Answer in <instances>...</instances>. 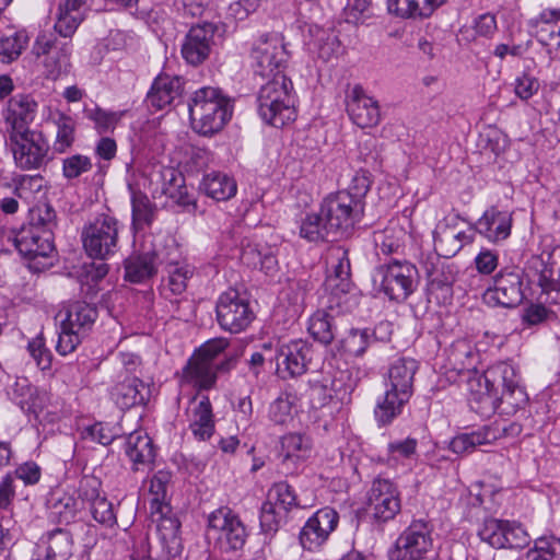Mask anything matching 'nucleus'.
<instances>
[{"label": "nucleus", "instance_id": "nucleus-1", "mask_svg": "<svg viewBox=\"0 0 560 560\" xmlns=\"http://www.w3.org/2000/svg\"><path fill=\"white\" fill-rule=\"evenodd\" d=\"M418 362L411 358H398L393 361L387 372L386 392L377 404L375 418L380 424H388L402 410L413 393V380Z\"/></svg>", "mask_w": 560, "mask_h": 560}, {"label": "nucleus", "instance_id": "nucleus-2", "mask_svg": "<svg viewBox=\"0 0 560 560\" xmlns=\"http://www.w3.org/2000/svg\"><path fill=\"white\" fill-rule=\"evenodd\" d=\"M191 128L202 136L219 132L232 115L230 101L218 88L195 91L188 103Z\"/></svg>", "mask_w": 560, "mask_h": 560}, {"label": "nucleus", "instance_id": "nucleus-3", "mask_svg": "<svg viewBox=\"0 0 560 560\" xmlns=\"http://www.w3.org/2000/svg\"><path fill=\"white\" fill-rule=\"evenodd\" d=\"M266 80L257 95L258 114L266 124L281 128L295 119L293 84L284 73Z\"/></svg>", "mask_w": 560, "mask_h": 560}, {"label": "nucleus", "instance_id": "nucleus-4", "mask_svg": "<svg viewBox=\"0 0 560 560\" xmlns=\"http://www.w3.org/2000/svg\"><path fill=\"white\" fill-rule=\"evenodd\" d=\"M55 318L60 327L56 349L61 355H67L75 350L81 339L92 329L97 310L86 302L75 301L65 305Z\"/></svg>", "mask_w": 560, "mask_h": 560}, {"label": "nucleus", "instance_id": "nucleus-5", "mask_svg": "<svg viewBox=\"0 0 560 560\" xmlns=\"http://www.w3.org/2000/svg\"><path fill=\"white\" fill-rule=\"evenodd\" d=\"M289 51L282 34L272 32L258 36L250 48L252 68L262 79L284 73Z\"/></svg>", "mask_w": 560, "mask_h": 560}, {"label": "nucleus", "instance_id": "nucleus-6", "mask_svg": "<svg viewBox=\"0 0 560 560\" xmlns=\"http://www.w3.org/2000/svg\"><path fill=\"white\" fill-rule=\"evenodd\" d=\"M526 276L541 289V303L560 305V247L533 256L527 262Z\"/></svg>", "mask_w": 560, "mask_h": 560}, {"label": "nucleus", "instance_id": "nucleus-7", "mask_svg": "<svg viewBox=\"0 0 560 560\" xmlns=\"http://www.w3.org/2000/svg\"><path fill=\"white\" fill-rule=\"evenodd\" d=\"M5 145L14 164L22 171L39 170L48 162L49 143L40 131L27 130L5 135Z\"/></svg>", "mask_w": 560, "mask_h": 560}, {"label": "nucleus", "instance_id": "nucleus-8", "mask_svg": "<svg viewBox=\"0 0 560 560\" xmlns=\"http://www.w3.org/2000/svg\"><path fill=\"white\" fill-rule=\"evenodd\" d=\"M485 381L490 388L497 390L498 410L501 413H514L526 404L527 395L518 385L515 369L511 364L506 362L493 364L485 372Z\"/></svg>", "mask_w": 560, "mask_h": 560}, {"label": "nucleus", "instance_id": "nucleus-9", "mask_svg": "<svg viewBox=\"0 0 560 560\" xmlns=\"http://www.w3.org/2000/svg\"><path fill=\"white\" fill-rule=\"evenodd\" d=\"M118 235V220L100 214L82 230L83 248L90 257L105 260L117 252Z\"/></svg>", "mask_w": 560, "mask_h": 560}, {"label": "nucleus", "instance_id": "nucleus-10", "mask_svg": "<svg viewBox=\"0 0 560 560\" xmlns=\"http://www.w3.org/2000/svg\"><path fill=\"white\" fill-rule=\"evenodd\" d=\"M54 217V211L46 207L45 217L38 218L40 225L32 222L18 232L14 244L21 255L32 260L50 256L55 249L51 231Z\"/></svg>", "mask_w": 560, "mask_h": 560}, {"label": "nucleus", "instance_id": "nucleus-11", "mask_svg": "<svg viewBox=\"0 0 560 560\" xmlns=\"http://www.w3.org/2000/svg\"><path fill=\"white\" fill-rule=\"evenodd\" d=\"M432 528L423 520H415L396 539L390 560H422L433 552Z\"/></svg>", "mask_w": 560, "mask_h": 560}, {"label": "nucleus", "instance_id": "nucleus-12", "mask_svg": "<svg viewBox=\"0 0 560 560\" xmlns=\"http://www.w3.org/2000/svg\"><path fill=\"white\" fill-rule=\"evenodd\" d=\"M208 533L222 551H236L244 547L247 530L236 513L226 506L217 509L208 517Z\"/></svg>", "mask_w": 560, "mask_h": 560}, {"label": "nucleus", "instance_id": "nucleus-13", "mask_svg": "<svg viewBox=\"0 0 560 560\" xmlns=\"http://www.w3.org/2000/svg\"><path fill=\"white\" fill-rule=\"evenodd\" d=\"M323 214L336 236L348 235L363 214V202L352 199L346 191L326 197L320 203Z\"/></svg>", "mask_w": 560, "mask_h": 560}, {"label": "nucleus", "instance_id": "nucleus-14", "mask_svg": "<svg viewBox=\"0 0 560 560\" xmlns=\"http://www.w3.org/2000/svg\"><path fill=\"white\" fill-rule=\"evenodd\" d=\"M215 311L220 327L231 334L245 330L255 317L248 300L233 289L219 296Z\"/></svg>", "mask_w": 560, "mask_h": 560}, {"label": "nucleus", "instance_id": "nucleus-15", "mask_svg": "<svg viewBox=\"0 0 560 560\" xmlns=\"http://www.w3.org/2000/svg\"><path fill=\"white\" fill-rule=\"evenodd\" d=\"M382 292L389 300L402 302L415 290L418 276L417 268L407 261H393L381 266L376 272Z\"/></svg>", "mask_w": 560, "mask_h": 560}, {"label": "nucleus", "instance_id": "nucleus-16", "mask_svg": "<svg viewBox=\"0 0 560 560\" xmlns=\"http://www.w3.org/2000/svg\"><path fill=\"white\" fill-rule=\"evenodd\" d=\"M524 300L522 271L502 269L493 278V283L483 293V301L489 306L512 308Z\"/></svg>", "mask_w": 560, "mask_h": 560}, {"label": "nucleus", "instance_id": "nucleus-17", "mask_svg": "<svg viewBox=\"0 0 560 560\" xmlns=\"http://www.w3.org/2000/svg\"><path fill=\"white\" fill-rule=\"evenodd\" d=\"M33 54L43 57L45 75L57 80L70 71L71 47L69 43H60L52 35L39 34L33 45Z\"/></svg>", "mask_w": 560, "mask_h": 560}, {"label": "nucleus", "instance_id": "nucleus-18", "mask_svg": "<svg viewBox=\"0 0 560 560\" xmlns=\"http://www.w3.org/2000/svg\"><path fill=\"white\" fill-rule=\"evenodd\" d=\"M345 104L350 120L358 127L365 129L380 125L382 120L380 103L361 84L348 88Z\"/></svg>", "mask_w": 560, "mask_h": 560}, {"label": "nucleus", "instance_id": "nucleus-19", "mask_svg": "<svg viewBox=\"0 0 560 560\" xmlns=\"http://www.w3.org/2000/svg\"><path fill=\"white\" fill-rule=\"evenodd\" d=\"M464 222L459 214L446 215L440 221L434 230V247L440 256L451 258L455 256L465 245L474 242V233H466L459 229Z\"/></svg>", "mask_w": 560, "mask_h": 560}, {"label": "nucleus", "instance_id": "nucleus-20", "mask_svg": "<svg viewBox=\"0 0 560 560\" xmlns=\"http://www.w3.org/2000/svg\"><path fill=\"white\" fill-rule=\"evenodd\" d=\"M368 506L373 518L380 523L393 520L401 509L400 493L387 479H376L369 491Z\"/></svg>", "mask_w": 560, "mask_h": 560}, {"label": "nucleus", "instance_id": "nucleus-21", "mask_svg": "<svg viewBox=\"0 0 560 560\" xmlns=\"http://www.w3.org/2000/svg\"><path fill=\"white\" fill-rule=\"evenodd\" d=\"M339 522L338 513L331 508H323L315 512L301 528L299 540L303 549H319L336 529Z\"/></svg>", "mask_w": 560, "mask_h": 560}, {"label": "nucleus", "instance_id": "nucleus-22", "mask_svg": "<svg viewBox=\"0 0 560 560\" xmlns=\"http://www.w3.org/2000/svg\"><path fill=\"white\" fill-rule=\"evenodd\" d=\"M217 26L205 22L190 27L182 45L183 58L192 66L202 63L210 55Z\"/></svg>", "mask_w": 560, "mask_h": 560}, {"label": "nucleus", "instance_id": "nucleus-23", "mask_svg": "<svg viewBox=\"0 0 560 560\" xmlns=\"http://www.w3.org/2000/svg\"><path fill=\"white\" fill-rule=\"evenodd\" d=\"M330 273L326 279V287L331 295L347 294L352 289L349 252L346 247L337 245L328 249L326 257Z\"/></svg>", "mask_w": 560, "mask_h": 560}, {"label": "nucleus", "instance_id": "nucleus-24", "mask_svg": "<svg viewBox=\"0 0 560 560\" xmlns=\"http://www.w3.org/2000/svg\"><path fill=\"white\" fill-rule=\"evenodd\" d=\"M312 348L302 339L291 340L279 347L277 352V369L282 377H295L304 374L311 361Z\"/></svg>", "mask_w": 560, "mask_h": 560}, {"label": "nucleus", "instance_id": "nucleus-25", "mask_svg": "<svg viewBox=\"0 0 560 560\" xmlns=\"http://www.w3.org/2000/svg\"><path fill=\"white\" fill-rule=\"evenodd\" d=\"M36 109L37 103L31 95L18 94L11 97L3 113L4 136L32 130L30 124L35 118Z\"/></svg>", "mask_w": 560, "mask_h": 560}, {"label": "nucleus", "instance_id": "nucleus-26", "mask_svg": "<svg viewBox=\"0 0 560 560\" xmlns=\"http://www.w3.org/2000/svg\"><path fill=\"white\" fill-rule=\"evenodd\" d=\"M189 429L199 441L209 440L214 432V420L208 396H195L187 408Z\"/></svg>", "mask_w": 560, "mask_h": 560}, {"label": "nucleus", "instance_id": "nucleus-27", "mask_svg": "<svg viewBox=\"0 0 560 560\" xmlns=\"http://www.w3.org/2000/svg\"><path fill=\"white\" fill-rule=\"evenodd\" d=\"M90 0H62L58 5L54 30L65 38H71L90 10Z\"/></svg>", "mask_w": 560, "mask_h": 560}, {"label": "nucleus", "instance_id": "nucleus-28", "mask_svg": "<svg viewBox=\"0 0 560 560\" xmlns=\"http://www.w3.org/2000/svg\"><path fill=\"white\" fill-rule=\"evenodd\" d=\"M110 397L120 409H130L149 401L150 388L137 376L126 377L112 388Z\"/></svg>", "mask_w": 560, "mask_h": 560}, {"label": "nucleus", "instance_id": "nucleus-29", "mask_svg": "<svg viewBox=\"0 0 560 560\" xmlns=\"http://www.w3.org/2000/svg\"><path fill=\"white\" fill-rule=\"evenodd\" d=\"M512 217L508 211L492 207L485 211L481 218L470 226L490 242L505 240L511 233Z\"/></svg>", "mask_w": 560, "mask_h": 560}, {"label": "nucleus", "instance_id": "nucleus-30", "mask_svg": "<svg viewBox=\"0 0 560 560\" xmlns=\"http://www.w3.org/2000/svg\"><path fill=\"white\" fill-rule=\"evenodd\" d=\"M98 485V481L94 478H84L81 481L80 494L83 500L90 503L93 518L110 527L116 524V515L112 502L100 494Z\"/></svg>", "mask_w": 560, "mask_h": 560}, {"label": "nucleus", "instance_id": "nucleus-31", "mask_svg": "<svg viewBox=\"0 0 560 560\" xmlns=\"http://www.w3.org/2000/svg\"><path fill=\"white\" fill-rule=\"evenodd\" d=\"M155 516L158 535L164 553L171 559L179 557L183 551L179 521L170 513H155L153 517Z\"/></svg>", "mask_w": 560, "mask_h": 560}, {"label": "nucleus", "instance_id": "nucleus-32", "mask_svg": "<svg viewBox=\"0 0 560 560\" xmlns=\"http://www.w3.org/2000/svg\"><path fill=\"white\" fill-rule=\"evenodd\" d=\"M446 0H388L390 13L402 19H428L443 5Z\"/></svg>", "mask_w": 560, "mask_h": 560}, {"label": "nucleus", "instance_id": "nucleus-33", "mask_svg": "<svg viewBox=\"0 0 560 560\" xmlns=\"http://www.w3.org/2000/svg\"><path fill=\"white\" fill-rule=\"evenodd\" d=\"M182 93V81L177 77L160 75L158 77L148 93V103L162 109L171 105Z\"/></svg>", "mask_w": 560, "mask_h": 560}, {"label": "nucleus", "instance_id": "nucleus-34", "mask_svg": "<svg viewBox=\"0 0 560 560\" xmlns=\"http://www.w3.org/2000/svg\"><path fill=\"white\" fill-rule=\"evenodd\" d=\"M299 234L311 243L327 242L337 237L320 208L317 212L306 213L301 219Z\"/></svg>", "mask_w": 560, "mask_h": 560}, {"label": "nucleus", "instance_id": "nucleus-35", "mask_svg": "<svg viewBox=\"0 0 560 560\" xmlns=\"http://www.w3.org/2000/svg\"><path fill=\"white\" fill-rule=\"evenodd\" d=\"M475 383L477 388H474V383H470L469 406L481 417H490L498 410L499 395L486 383L485 374Z\"/></svg>", "mask_w": 560, "mask_h": 560}, {"label": "nucleus", "instance_id": "nucleus-36", "mask_svg": "<svg viewBox=\"0 0 560 560\" xmlns=\"http://www.w3.org/2000/svg\"><path fill=\"white\" fill-rule=\"evenodd\" d=\"M218 371L221 370L194 354L184 370L183 377L195 387L208 389L215 383Z\"/></svg>", "mask_w": 560, "mask_h": 560}, {"label": "nucleus", "instance_id": "nucleus-37", "mask_svg": "<svg viewBox=\"0 0 560 560\" xmlns=\"http://www.w3.org/2000/svg\"><path fill=\"white\" fill-rule=\"evenodd\" d=\"M13 401L25 412L37 415L46 404V394L38 392L27 378H18L12 389Z\"/></svg>", "mask_w": 560, "mask_h": 560}, {"label": "nucleus", "instance_id": "nucleus-38", "mask_svg": "<svg viewBox=\"0 0 560 560\" xmlns=\"http://www.w3.org/2000/svg\"><path fill=\"white\" fill-rule=\"evenodd\" d=\"M163 176L168 178V182L162 188L163 194L188 212H195L197 210V201L185 186V179L182 174L173 168H167L164 171Z\"/></svg>", "mask_w": 560, "mask_h": 560}, {"label": "nucleus", "instance_id": "nucleus-39", "mask_svg": "<svg viewBox=\"0 0 560 560\" xmlns=\"http://www.w3.org/2000/svg\"><path fill=\"white\" fill-rule=\"evenodd\" d=\"M200 189L217 201H226L235 196L237 185L233 177L220 172H211L203 176Z\"/></svg>", "mask_w": 560, "mask_h": 560}, {"label": "nucleus", "instance_id": "nucleus-40", "mask_svg": "<svg viewBox=\"0 0 560 560\" xmlns=\"http://www.w3.org/2000/svg\"><path fill=\"white\" fill-rule=\"evenodd\" d=\"M156 272L155 254H133L125 260V279L140 283L150 279Z\"/></svg>", "mask_w": 560, "mask_h": 560}, {"label": "nucleus", "instance_id": "nucleus-41", "mask_svg": "<svg viewBox=\"0 0 560 560\" xmlns=\"http://www.w3.org/2000/svg\"><path fill=\"white\" fill-rule=\"evenodd\" d=\"M125 452L135 464V469H138V465L151 463L155 455L151 438L141 431H135L128 435Z\"/></svg>", "mask_w": 560, "mask_h": 560}, {"label": "nucleus", "instance_id": "nucleus-42", "mask_svg": "<svg viewBox=\"0 0 560 560\" xmlns=\"http://www.w3.org/2000/svg\"><path fill=\"white\" fill-rule=\"evenodd\" d=\"M477 357L474 346L466 339H459L452 343L447 362L453 371L463 373L476 369Z\"/></svg>", "mask_w": 560, "mask_h": 560}, {"label": "nucleus", "instance_id": "nucleus-43", "mask_svg": "<svg viewBox=\"0 0 560 560\" xmlns=\"http://www.w3.org/2000/svg\"><path fill=\"white\" fill-rule=\"evenodd\" d=\"M132 228L141 231L149 228L155 218L156 206L140 190L131 191Z\"/></svg>", "mask_w": 560, "mask_h": 560}, {"label": "nucleus", "instance_id": "nucleus-44", "mask_svg": "<svg viewBox=\"0 0 560 560\" xmlns=\"http://www.w3.org/2000/svg\"><path fill=\"white\" fill-rule=\"evenodd\" d=\"M171 481L168 471L160 470L153 475L150 481L149 492L151 515L155 513H171V506L166 502L167 487Z\"/></svg>", "mask_w": 560, "mask_h": 560}, {"label": "nucleus", "instance_id": "nucleus-45", "mask_svg": "<svg viewBox=\"0 0 560 560\" xmlns=\"http://www.w3.org/2000/svg\"><path fill=\"white\" fill-rule=\"evenodd\" d=\"M56 126V138L52 149L56 153L67 152L75 140V121L72 117L58 113L54 118Z\"/></svg>", "mask_w": 560, "mask_h": 560}, {"label": "nucleus", "instance_id": "nucleus-46", "mask_svg": "<svg viewBox=\"0 0 560 560\" xmlns=\"http://www.w3.org/2000/svg\"><path fill=\"white\" fill-rule=\"evenodd\" d=\"M495 435L489 428H482L470 433H462L453 438L450 448L456 454L471 453L477 446L488 444Z\"/></svg>", "mask_w": 560, "mask_h": 560}, {"label": "nucleus", "instance_id": "nucleus-47", "mask_svg": "<svg viewBox=\"0 0 560 560\" xmlns=\"http://www.w3.org/2000/svg\"><path fill=\"white\" fill-rule=\"evenodd\" d=\"M374 340V334L370 329L351 328L340 340V348L349 355L361 357Z\"/></svg>", "mask_w": 560, "mask_h": 560}, {"label": "nucleus", "instance_id": "nucleus-48", "mask_svg": "<svg viewBox=\"0 0 560 560\" xmlns=\"http://www.w3.org/2000/svg\"><path fill=\"white\" fill-rule=\"evenodd\" d=\"M308 331L315 340L329 345L335 337L331 316L323 310L316 311L310 318Z\"/></svg>", "mask_w": 560, "mask_h": 560}, {"label": "nucleus", "instance_id": "nucleus-49", "mask_svg": "<svg viewBox=\"0 0 560 560\" xmlns=\"http://www.w3.org/2000/svg\"><path fill=\"white\" fill-rule=\"evenodd\" d=\"M27 35L24 32H15L12 35L0 38V62L11 63L16 60L27 45Z\"/></svg>", "mask_w": 560, "mask_h": 560}, {"label": "nucleus", "instance_id": "nucleus-50", "mask_svg": "<svg viewBox=\"0 0 560 560\" xmlns=\"http://www.w3.org/2000/svg\"><path fill=\"white\" fill-rule=\"evenodd\" d=\"M228 347V341L224 338H215L205 342L199 350L195 353L197 357L205 359L215 368L228 371L233 364V360L229 359L224 362H217L219 354Z\"/></svg>", "mask_w": 560, "mask_h": 560}, {"label": "nucleus", "instance_id": "nucleus-51", "mask_svg": "<svg viewBox=\"0 0 560 560\" xmlns=\"http://www.w3.org/2000/svg\"><path fill=\"white\" fill-rule=\"evenodd\" d=\"M294 397L288 393L281 394L269 406V419L280 425L293 420Z\"/></svg>", "mask_w": 560, "mask_h": 560}, {"label": "nucleus", "instance_id": "nucleus-52", "mask_svg": "<svg viewBox=\"0 0 560 560\" xmlns=\"http://www.w3.org/2000/svg\"><path fill=\"white\" fill-rule=\"evenodd\" d=\"M404 232L401 229L387 228L384 231L374 233V244L378 254L390 255L396 253L402 245L401 237Z\"/></svg>", "mask_w": 560, "mask_h": 560}, {"label": "nucleus", "instance_id": "nucleus-53", "mask_svg": "<svg viewBox=\"0 0 560 560\" xmlns=\"http://www.w3.org/2000/svg\"><path fill=\"white\" fill-rule=\"evenodd\" d=\"M508 521L487 518L478 529L480 539L493 548L501 549Z\"/></svg>", "mask_w": 560, "mask_h": 560}, {"label": "nucleus", "instance_id": "nucleus-54", "mask_svg": "<svg viewBox=\"0 0 560 560\" xmlns=\"http://www.w3.org/2000/svg\"><path fill=\"white\" fill-rule=\"evenodd\" d=\"M355 386L349 371H339L330 382V398H336L341 404L350 401L351 393Z\"/></svg>", "mask_w": 560, "mask_h": 560}, {"label": "nucleus", "instance_id": "nucleus-55", "mask_svg": "<svg viewBox=\"0 0 560 560\" xmlns=\"http://www.w3.org/2000/svg\"><path fill=\"white\" fill-rule=\"evenodd\" d=\"M282 448L285 452V458H304L311 451L310 439L296 433L287 434L282 438Z\"/></svg>", "mask_w": 560, "mask_h": 560}, {"label": "nucleus", "instance_id": "nucleus-56", "mask_svg": "<svg viewBox=\"0 0 560 560\" xmlns=\"http://www.w3.org/2000/svg\"><path fill=\"white\" fill-rule=\"evenodd\" d=\"M85 116L95 125V129L100 133L114 130L120 120L122 113L106 112L100 107H94L84 110Z\"/></svg>", "mask_w": 560, "mask_h": 560}, {"label": "nucleus", "instance_id": "nucleus-57", "mask_svg": "<svg viewBox=\"0 0 560 560\" xmlns=\"http://www.w3.org/2000/svg\"><path fill=\"white\" fill-rule=\"evenodd\" d=\"M524 560H560V541L538 539L535 547L526 552Z\"/></svg>", "mask_w": 560, "mask_h": 560}, {"label": "nucleus", "instance_id": "nucleus-58", "mask_svg": "<svg viewBox=\"0 0 560 560\" xmlns=\"http://www.w3.org/2000/svg\"><path fill=\"white\" fill-rule=\"evenodd\" d=\"M268 499L273 501L279 510L290 511L298 505L296 497L287 482H278L268 492Z\"/></svg>", "mask_w": 560, "mask_h": 560}, {"label": "nucleus", "instance_id": "nucleus-59", "mask_svg": "<svg viewBox=\"0 0 560 560\" xmlns=\"http://www.w3.org/2000/svg\"><path fill=\"white\" fill-rule=\"evenodd\" d=\"M93 167L92 160L83 154H73L62 161V175L67 179H75L90 172Z\"/></svg>", "mask_w": 560, "mask_h": 560}, {"label": "nucleus", "instance_id": "nucleus-60", "mask_svg": "<svg viewBox=\"0 0 560 560\" xmlns=\"http://www.w3.org/2000/svg\"><path fill=\"white\" fill-rule=\"evenodd\" d=\"M70 555V539L62 530L54 532L49 537L45 560L65 559Z\"/></svg>", "mask_w": 560, "mask_h": 560}, {"label": "nucleus", "instance_id": "nucleus-61", "mask_svg": "<svg viewBox=\"0 0 560 560\" xmlns=\"http://www.w3.org/2000/svg\"><path fill=\"white\" fill-rule=\"evenodd\" d=\"M528 541V535L520 524L506 522L501 548H523Z\"/></svg>", "mask_w": 560, "mask_h": 560}, {"label": "nucleus", "instance_id": "nucleus-62", "mask_svg": "<svg viewBox=\"0 0 560 560\" xmlns=\"http://www.w3.org/2000/svg\"><path fill=\"white\" fill-rule=\"evenodd\" d=\"M168 287L174 294H180L187 287V280L192 271L188 265L174 264L171 265L168 271Z\"/></svg>", "mask_w": 560, "mask_h": 560}, {"label": "nucleus", "instance_id": "nucleus-63", "mask_svg": "<svg viewBox=\"0 0 560 560\" xmlns=\"http://www.w3.org/2000/svg\"><path fill=\"white\" fill-rule=\"evenodd\" d=\"M260 526L266 533L276 532L280 524V511L275 505L273 501L267 500L262 503L260 509Z\"/></svg>", "mask_w": 560, "mask_h": 560}, {"label": "nucleus", "instance_id": "nucleus-64", "mask_svg": "<svg viewBox=\"0 0 560 560\" xmlns=\"http://www.w3.org/2000/svg\"><path fill=\"white\" fill-rule=\"evenodd\" d=\"M27 349L42 370H46L50 366L51 354L50 351L45 347L44 338L42 335L33 338L28 342Z\"/></svg>", "mask_w": 560, "mask_h": 560}]
</instances>
